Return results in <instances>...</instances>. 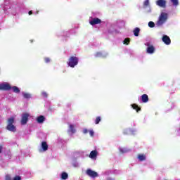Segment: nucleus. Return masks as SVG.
I'll list each match as a JSON object with an SVG mask.
<instances>
[{"mask_svg": "<svg viewBox=\"0 0 180 180\" xmlns=\"http://www.w3.org/2000/svg\"><path fill=\"white\" fill-rule=\"evenodd\" d=\"M11 89L15 94H19L20 92V89H19V88L16 86H13V87H11Z\"/></svg>", "mask_w": 180, "mask_h": 180, "instance_id": "17", "label": "nucleus"}, {"mask_svg": "<svg viewBox=\"0 0 180 180\" xmlns=\"http://www.w3.org/2000/svg\"><path fill=\"white\" fill-rule=\"evenodd\" d=\"M170 1H178V0H170Z\"/></svg>", "mask_w": 180, "mask_h": 180, "instance_id": "36", "label": "nucleus"}, {"mask_svg": "<svg viewBox=\"0 0 180 180\" xmlns=\"http://www.w3.org/2000/svg\"><path fill=\"white\" fill-rule=\"evenodd\" d=\"M88 131H88V129H84L83 130L84 134H86V133H88Z\"/></svg>", "mask_w": 180, "mask_h": 180, "instance_id": "33", "label": "nucleus"}, {"mask_svg": "<svg viewBox=\"0 0 180 180\" xmlns=\"http://www.w3.org/2000/svg\"><path fill=\"white\" fill-rule=\"evenodd\" d=\"M172 4H173V5L174 6H177V5H178V1H172Z\"/></svg>", "mask_w": 180, "mask_h": 180, "instance_id": "28", "label": "nucleus"}, {"mask_svg": "<svg viewBox=\"0 0 180 180\" xmlns=\"http://www.w3.org/2000/svg\"><path fill=\"white\" fill-rule=\"evenodd\" d=\"M158 1H164V0H158Z\"/></svg>", "mask_w": 180, "mask_h": 180, "instance_id": "37", "label": "nucleus"}, {"mask_svg": "<svg viewBox=\"0 0 180 180\" xmlns=\"http://www.w3.org/2000/svg\"><path fill=\"white\" fill-rule=\"evenodd\" d=\"M13 123H15V118L13 117L8 118L7 120L6 129L8 130V131L15 133V131H16V127L13 125Z\"/></svg>", "mask_w": 180, "mask_h": 180, "instance_id": "1", "label": "nucleus"}, {"mask_svg": "<svg viewBox=\"0 0 180 180\" xmlns=\"http://www.w3.org/2000/svg\"><path fill=\"white\" fill-rule=\"evenodd\" d=\"M168 19V13H161L160 15L159 16V19L156 23L158 26H162L167 20Z\"/></svg>", "mask_w": 180, "mask_h": 180, "instance_id": "2", "label": "nucleus"}, {"mask_svg": "<svg viewBox=\"0 0 180 180\" xmlns=\"http://www.w3.org/2000/svg\"><path fill=\"white\" fill-rule=\"evenodd\" d=\"M42 151H47L49 150V145L46 141H42L41 144Z\"/></svg>", "mask_w": 180, "mask_h": 180, "instance_id": "12", "label": "nucleus"}, {"mask_svg": "<svg viewBox=\"0 0 180 180\" xmlns=\"http://www.w3.org/2000/svg\"><path fill=\"white\" fill-rule=\"evenodd\" d=\"M138 160H139V161L142 162V161H146V155L144 154H139L137 156Z\"/></svg>", "mask_w": 180, "mask_h": 180, "instance_id": "16", "label": "nucleus"}, {"mask_svg": "<svg viewBox=\"0 0 180 180\" xmlns=\"http://www.w3.org/2000/svg\"><path fill=\"white\" fill-rule=\"evenodd\" d=\"M30 115L28 113L22 114V119H21V124L25 125L27 123L29 120Z\"/></svg>", "mask_w": 180, "mask_h": 180, "instance_id": "7", "label": "nucleus"}, {"mask_svg": "<svg viewBox=\"0 0 180 180\" xmlns=\"http://www.w3.org/2000/svg\"><path fill=\"white\" fill-rule=\"evenodd\" d=\"M146 1H148V0H146Z\"/></svg>", "mask_w": 180, "mask_h": 180, "instance_id": "38", "label": "nucleus"}, {"mask_svg": "<svg viewBox=\"0 0 180 180\" xmlns=\"http://www.w3.org/2000/svg\"><path fill=\"white\" fill-rule=\"evenodd\" d=\"M145 46H148L146 49V53L148 54L154 53V51H155V48L154 47V46L151 45L149 42L145 44Z\"/></svg>", "mask_w": 180, "mask_h": 180, "instance_id": "5", "label": "nucleus"}, {"mask_svg": "<svg viewBox=\"0 0 180 180\" xmlns=\"http://www.w3.org/2000/svg\"><path fill=\"white\" fill-rule=\"evenodd\" d=\"M13 180H22V177H20V176H16Z\"/></svg>", "mask_w": 180, "mask_h": 180, "instance_id": "26", "label": "nucleus"}, {"mask_svg": "<svg viewBox=\"0 0 180 180\" xmlns=\"http://www.w3.org/2000/svg\"><path fill=\"white\" fill-rule=\"evenodd\" d=\"M86 175H88V176H90L91 178H98V176H99L98 172L91 169H87V170L86 171Z\"/></svg>", "mask_w": 180, "mask_h": 180, "instance_id": "4", "label": "nucleus"}, {"mask_svg": "<svg viewBox=\"0 0 180 180\" xmlns=\"http://www.w3.org/2000/svg\"><path fill=\"white\" fill-rule=\"evenodd\" d=\"M91 137H94V132L92 130L89 131Z\"/></svg>", "mask_w": 180, "mask_h": 180, "instance_id": "30", "label": "nucleus"}, {"mask_svg": "<svg viewBox=\"0 0 180 180\" xmlns=\"http://www.w3.org/2000/svg\"><path fill=\"white\" fill-rule=\"evenodd\" d=\"M11 179H12L11 177V175L9 174L6 175V180H11Z\"/></svg>", "mask_w": 180, "mask_h": 180, "instance_id": "31", "label": "nucleus"}, {"mask_svg": "<svg viewBox=\"0 0 180 180\" xmlns=\"http://www.w3.org/2000/svg\"><path fill=\"white\" fill-rule=\"evenodd\" d=\"M60 178L61 179H68V174L65 172H62Z\"/></svg>", "mask_w": 180, "mask_h": 180, "instance_id": "18", "label": "nucleus"}, {"mask_svg": "<svg viewBox=\"0 0 180 180\" xmlns=\"http://www.w3.org/2000/svg\"><path fill=\"white\" fill-rule=\"evenodd\" d=\"M131 108L134 109V110H136L137 113H139V112L141 110V108H140L137 104H132Z\"/></svg>", "mask_w": 180, "mask_h": 180, "instance_id": "15", "label": "nucleus"}, {"mask_svg": "<svg viewBox=\"0 0 180 180\" xmlns=\"http://www.w3.org/2000/svg\"><path fill=\"white\" fill-rule=\"evenodd\" d=\"M42 96H44V98H47V96H49V95L47 94V93H46V91H43L41 93Z\"/></svg>", "mask_w": 180, "mask_h": 180, "instance_id": "25", "label": "nucleus"}, {"mask_svg": "<svg viewBox=\"0 0 180 180\" xmlns=\"http://www.w3.org/2000/svg\"><path fill=\"white\" fill-rule=\"evenodd\" d=\"M2 148H3L2 146H0V154L2 153Z\"/></svg>", "mask_w": 180, "mask_h": 180, "instance_id": "35", "label": "nucleus"}, {"mask_svg": "<svg viewBox=\"0 0 180 180\" xmlns=\"http://www.w3.org/2000/svg\"><path fill=\"white\" fill-rule=\"evenodd\" d=\"M156 4L158 6H160V8H165L167 6V1H157Z\"/></svg>", "mask_w": 180, "mask_h": 180, "instance_id": "11", "label": "nucleus"}, {"mask_svg": "<svg viewBox=\"0 0 180 180\" xmlns=\"http://www.w3.org/2000/svg\"><path fill=\"white\" fill-rule=\"evenodd\" d=\"M12 86L8 83H3L0 84V91H11Z\"/></svg>", "mask_w": 180, "mask_h": 180, "instance_id": "6", "label": "nucleus"}, {"mask_svg": "<svg viewBox=\"0 0 180 180\" xmlns=\"http://www.w3.org/2000/svg\"><path fill=\"white\" fill-rule=\"evenodd\" d=\"M129 43H130V38H126L123 41V44H126L127 46H129Z\"/></svg>", "mask_w": 180, "mask_h": 180, "instance_id": "22", "label": "nucleus"}, {"mask_svg": "<svg viewBox=\"0 0 180 180\" xmlns=\"http://www.w3.org/2000/svg\"><path fill=\"white\" fill-rule=\"evenodd\" d=\"M79 58L77 56H70L68 59V65L71 68H74L76 65H78Z\"/></svg>", "mask_w": 180, "mask_h": 180, "instance_id": "3", "label": "nucleus"}, {"mask_svg": "<svg viewBox=\"0 0 180 180\" xmlns=\"http://www.w3.org/2000/svg\"><path fill=\"white\" fill-rule=\"evenodd\" d=\"M149 4H150V3H149L148 1H144V5H145V6H148Z\"/></svg>", "mask_w": 180, "mask_h": 180, "instance_id": "32", "label": "nucleus"}, {"mask_svg": "<svg viewBox=\"0 0 180 180\" xmlns=\"http://www.w3.org/2000/svg\"><path fill=\"white\" fill-rule=\"evenodd\" d=\"M70 131L72 133V134H74L75 133V127L72 124H70L69 126Z\"/></svg>", "mask_w": 180, "mask_h": 180, "instance_id": "20", "label": "nucleus"}, {"mask_svg": "<svg viewBox=\"0 0 180 180\" xmlns=\"http://www.w3.org/2000/svg\"><path fill=\"white\" fill-rule=\"evenodd\" d=\"M89 23L91 26H95V25H100V23H102V20L98 18H92V20L89 21Z\"/></svg>", "mask_w": 180, "mask_h": 180, "instance_id": "8", "label": "nucleus"}, {"mask_svg": "<svg viewBox=\"0 0 180 180\" xmlns=\"http://www.w3.org/2000/svg\"><path fill=\"white\" fill-rule=\"evenodd\" d=\"M28 15H33V11H30L29 13H28Z\"/></svg>", "mask_w": 180, "mask_h": 180, "instance_id": "34", "label": "nucleus"}, {"mask_svg": "<svg viewBox=\"0 0 180 180\" xmlns=\"http://www.w3.org/2000/svg\"><path fill=\"white\" fill-rule=\"evenodd\" d=\"M155 26V23H154V22L150 21V22H148V27H154Z\"/></svg>", "mask_w": 180, "mask_h": 180, "instance_id": "23", "label": "nucleus"}, {"mask_svg": "<svg viewBox=\"0 0 180 180\" xmlns=\"http://www.w3.org/2000/svg\"><path fill=\"white\" fill-rule=\"evenodd\" d=\"M44 61L46 63H50V58H44Z\"/></svg>", "mask_w": 180, "mask_h": 180, "instance_id": "29", "label": "nucleus"}, {"mask_svg": "<svg viewBox=\"0 0 180 180\" xmlns=\"http://www.w3.org/2000/svg\"><path fill=\"white\" fill-rule=\"evenodd\" d=\"M139 33H140V28L136 27L134 30V36H136L137 37L139 36Z\"/></svg>", "mask_w": 180, "mask_h": 180, "instance_id": "19", "label": "nucleus"}, {"mask_svg": "<svg viewBox=\"0 0 180 180\" xmlns=\"http://www.w3.org/2000/svg\"><path fill=\"white\" fill-rule=\"evenodd\" d=\"M101 122V117H96L95 123L96 124H99V122Z\"/></svg>", "mask_w": 180, "mask_h": 180, "instance_id": "24", "label": "nucleus"}, {"mask_svg": "<svg viewBox=\"0 0 180 180\" xmlns=\"http://www.w3.org/2000/svg\"><path fill=\"white\" fill-rule=\"evenodd\" d=\"M96 57H102V53L101 52H97L96 53Z\"/></svg>", "mask_w": 180, "mask_h": 180, "instance_id": "27", "label": "nucleus"}, {"mask_svg": "<svg viewBox=\"0 0 180 180\" xmlns=\"http://www.w3.org/2000/svg\"><path fill=\"white\" fill-rule=\"evenodd\" d=\"M162 40L165 44H167V46H169V44H171V39L168 35H164Z\"/></svg>", "mask_w": 180, "mask_h": 180, "instance_id": "9", "label": "nucleus"}, {"mask_svg": "<svg viewBox=\"0 0 180 180\" xmlns=\"http://www.w3.org/2000/svg\"><path fill=\"white\" fill-rule=\"evenodd\" d=\"M46 120V117H44V115H40L37 117V123H39L41 124V123H44V121Z\"/></svg>", "mask_w": 180, "mask_h": 180, "instance_id": "13", "label": "nucleus"}, {"mask_svg": "<svg viewBox=\"0 0 180 180\" xmlns=\"http://www.w3.org/2000/svg\"><path fill=\"white\" fill-rule=\"evenodd\" d=\"M141 101L143 103H147L148 102V96L147 94H143L141 96Z\"/></svg>", "mask_w": 180, "mask_h": 180, "instance_id": "14", "label": "nucleus"}, {"mask_svg": "<svg viewBox=\"0 0 180 180\" xmlns=\"http://www.w3.org/2000/svg\"><path fill=\"white\" fill-rule=\"evenodd\" d=\"M22 95L25 99H30L32 98V96L29 93H22Z\"/></svg>", "mask_w": 180, "mask_h": 180, "instance_id": "21", "label": "nucleus"}, {"mask_svg": "<svg viewBox=\"0 0 180 180\" xmlns=\"http://www.w3.org/2000/svg\"><path fill=\"white\" fill-rule=\"evenodd\" d=\"M89 158L91 160H96V158L98 157V150H92L89 154Z\"/></svg>", "mask_w": 180, "mask_h": 180, "instance_id": "10", "label": "nucleus"}]
</instances>
